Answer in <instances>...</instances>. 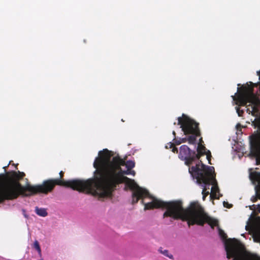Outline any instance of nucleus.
<instances>
[{
	"label": "nucleus",
	"mask_w": 260,
	"mask_h": 260,
	"mask_svg": "<svg viewBox=\"0 0 260 260\" xmlns=\"http://www.w3.org/2000/svg\"><path fill=\"white\" fill-rule=\"evenodd\" d=\"M257 74L259 76V78L260 79V70L257 72Z\"/></svg>",
	"instance_id": "nucleus-28"
},
{
	"label": "nucleus",
	"mask_w": 260,
	"mask_h": 260,
	"mask_svg": "<svg viewBox=\"0 0 260 260\" xmlns=\"http://www.w3.org/2000/svg\"><path fill=\"white\" fill-rule=\"evenodd\" d=\"M230 244L225 243V249L226 257L230 259L234 257L233 260H254L253 255H250L245 250L244 245L238 240H230Z\"/></svg>",
	"instance_id": "nucleus-4"
},
{
	"label": "nucleus",
	"mask_w": 260,
	"mask_h": 260,
	"mask_svg": "<svg viewBox=\"0 0 260 260\" xmlns=\"http://www.w3.org/2000/svg\"><path fill=\"white\" fill-rule=\"evenodd\" d=\"M159 251H160V253H161L162 254H163L164 255L169 257L171 259H173V256L172 254H169V251L168 250H162V248H160L159 249Z\"/></svg>",
	"instance_id": "nucleus-14"
},
{
	"label": "nucleus",
	"mask_w": 260,
	"mask_h": 260,
	"mask_svg": "<svg viewBox=\"0 0 260 260\" xmlns=\"http://www.w3.org/2000/svg\"><path fill=\"white\" fill-rule=\"evenodd\" d=\"M181 143L187 142V138H180Z\"/></svg>",
	"instance_id": "nucleus-23"
},
{
	"label": "nucleus",
	"mask_w": 260,
	"mask_h": 260,
	"mask_svg": "<svg viewBox=\"0 0 260 260\" xmlns=\"http://www.w3.org/2000/svg\"><path fill=\"white\" fill-rule=\"evenodd\" d=\"M257 211L260 213V204L257 205Z\"/></svg>",
	"instance_id": "nucleus-27"
},
{
	"label": "nucleus",
	"mask_w": 260,
	"mask_h": 260,
	"mask_svg": "<svg viewBox=\"0 0 260 260\" xmlns=\"http://www.w3.org/2000/svg\"><path fill=\"white\" fill-rule=\"evenodd\" d=\"M174 145V143L172 142H169L167 144V145L166 146V148L167 149L168 148H172Z\"/></svg>",
	"instance_id": "nucleus-19"
},
{
	"label": "nucleus",
	"mask_w": 260,
	"mask_h": 260,
	"mask_svg": "<svg viewBox=\"0 0 260 260\" xmlns=\"http://www.w3.org/2000/svg\"><path fill=\"white\" fill-rule=\"evenodd\" d=\"M212 169H214L213 167L206 166L200 160L195 166L189 168V172L197 179L199 183L204 184L207 190L213 183L211 177Z\"/></svg>",
	"instance_id": "nucleus-3"
},
{
	"label": "nucleus",
	"mask_w": 260,
	"mask_h": 260,
	"mask_svg": "<svg viewBox=\"0 0 260 260\" xmlns=\"http://www.w3.org/2000/svg\"><path fill=\"white\" fill-rule=\"evenodd\" d=\"M178 124L180 125V127L185 135L195 134L201 135L199 123L184 114H182V117L178 118Z\"/></svg>",
	"instance_id": "nucleus-5"
},
{
	"label": "nucleus",
	"mask_w": 260,
	"mask_h": 260,
	"mask_svg": "<svg viewBox=\"0 0 260 260\" xmlns=\"http://www.w3.org/2000/svg\"><path fill=\"white\" fill-rule=\"evenodd\" d=\"M179 158L185 161V164L190 166L197 159L196 152L191 150L187 145H183L180 147Z\"/></svg>",
	"instance_id": "nucleus-6"
},
{
	"label": "nucleus",
	"mask_w": 260,
	"mask_h": 260,
	"mask_svg": "<svg viewBox=\"0 0 260 260\" xmlns=\"http://www.w3.org/2000/svg\"><path fill=\"white\" fill-rule=\"evenodd\" d=\"M249 177L253 183H260V172H251L249 174Z\"/></svg>",
	"instance_id": "nucleus-8"
},
{
	"label": "nucleus",
	"mask_w": 260,
	"mask_h": 260,
	"mask_svg": "<svg viewBox=\"0 0 260 260\" xmlns=\"http://www.w3.org/2000/svg\"><path fill=\"white\" fill-rule=\"evenodd\" d=\"M64 172H59V178L48 179L42 184L31 185L29 183L22 185L19 181L25 174L20 171L8 172L0 175V203L6 200L17 199L20 195L29 197L37 193L47 194L51 192L56 185L69 187L79 192L94 196L93 177L86 180L73 179L63 180Z\"/></svg>",
	"instance_id": "nucleus-2"
},
{
	"label": "nucleus",
	"mask_w": 260,
	"mask_h": 260,
	"mask_svg": "<svg viewBox=\"0 0 260 260\" xmlns=\"http://www.w3.org/2000/svg\"><path fill=\"white\" fill-rule=\"evenodd\" d=\"M256 193L258 197L260 199V187L258 189V186H255Z\"/></svg>",
	"instance_id": "nucleus-20"
},
{
	"label": "nucleus",
	"mask_w": 260,
	"mask_h": 260,
	"mask_svg": "<svg viewBox=\"0 0 260 260\" xmlns=\"http://www.w3.org/2000/svg\"><path fill=\"white\" fill-rule=\"evenodd\" d=\"M236 110L239 116H242L244 113L243 111L242 110H240L238 107H236Z\"/></svg>",
	"instance_id": "nucleus-18"
},
{
	"label": "nucleus",
	"mask_w": 260,
	"mask_h": 260,
	"mask_svg": "<svg viewBox=\"0 0 260 260\" xmlns=\"http://www.w3.org/2000/svg\"><path fill=\"white\" fill-rule=\"evenodd\" d=\"M218 233H219V235L220 237V238L223 240L224 241V244L226 242H228V244H230L231 241H230V240H232V239H227L228 237H227L226 234L224 233V232L222 230H221L219 228H218Z\"/></svg>",
	"instance_id": "nucleus-9"
},
{
	"label": "nucleus",
	"mask_w": 260,
	"mask_h": 260,
	"mask_svg": "<svg viewBox=\"0 0 260 260\" xmlns=\"http://www.w3.org/2000/svg\"><path fill=\"white\" fill-rule=\"evenodd\" d=\"M113 152L104 149L99 151L93 167L94 196L100 198L110 197L119 184L125 183L133 191L132 204L141 200L144 205V210L154 208H166L163 218L170 217L174 219H181L187 221L188 226L197 224L203 226L207 223L212 228L218 225V221L209 216L202 207L197 202H192L189 206L184 209L181 201L164 202L152 197L149 191L139 186L134 181L126 176L131 173L130 170L124 171L121 166H124L125 160L118 155L111 157Z\"/></svg>",
	"instance_id": "nucleus-1"
},
{
	"label": "nucleus",
	"mask_w": 260,
	"mask_h": 260,
	"mask_svg": "<svg viewBox=\"0 0 260 260\" xmlns=\"http://www.w3.org/2000/svg\"><path fill=\"white\" fill-rule=\"evenodd\" d=\"M200 143L201 144V142H202V141H202V138H201V139H200Z\"/></svg>",
	"instance_id": "nucleus-29"
},
{
	"label": "nucleus",
	"mask_w": 260,
	"mask_h": 260,
	"mask_svg": "<svg viewBox=\"0 0 260 260\" xmlns=\"http://www.w3.org/2000/svg\"><path fill=\"white\" fill-rule=\"evenodd\" d=\"M223 206L225 207H227L228 208H230L232 207L231 206H229V203L228 202H223Z\"/></svg>",
	"instance_id": "nucleus-24"
},
{
	"label": "nucleus",
	"mask_w": 260,
	"mask_h": 260,
	"mask_svg": "<svg viewBox=\"0 0 260 260\" xmlns=\"http://www.w3.org/2000/svg\"><path fill=\"white\" fill-rule=\"evenodd\" d=\"M256 199H255L254 200H252V202H255V201H256Z\"/></svg>",
	"instance_id": "nucleus-30"
},
{
	"label": "nucleus",
	"mask_w": 260,
	"mask_h": 260,
	"mask_svg": "<svg viewBox=\"0 0 260 260\" xmlns=\"http://www.w3.org/2000/svg\"><path fill=\"white\" fill-rule=\"evenodd\" d=\"M219 189L218 188L217 185L216 184V185H214L211 188V193L210 194V197L211 198H214L215 199H217L216 193L219 192ZM217 199H218L219 198H217Z\"/></svg>",
	"instance_id": "nucleus-12"
},
{
	"label": "nucleus",
	"mask_w": 260,
	"mask_h": 260,
	"mask_svg": "<svg viewBox=\"0 0 260 260\" xmlns=\"http://www.w3.org/2000/svg\"><path fill=\"white\" fill-rule=\"evenodd\" d=\"M191 136H189L187 138V142L190 144H196L197 143V138L198 137L200 136V135H196L195 134H191Z\"/></svg>",
	"instance_id": "nucleus-11"
},
{
	"label": "nucleus",
	"mask_w": 260,
	"mask_h": 260,
	"mask_svg": "<svg viewBox=\"0 0 260 260\" xmlns=\"http://www.w3.org/2000/svg\"><path fill=\"white\" fill-rule=\"evenodd\" d=\"M34 248H35L39 253H41V250L38 241H35L34 243Z\"/></svg>",
	"instance_id": "nucleus-16"
},
{
	"label": "nucleus",
	"mask_w": 260,
	"mask_h": 260,
	"mask_svg": "<svg viewBox=\"0 0 260 260\" xmlns=\"http://www.w3.org/2000/svg\"><path fill=\"white\" fill-rule=\"evenodd\" d=\"M174 138V140H175V138H176V132L175 131H173V133H172Z\"/></svg>",
	"instance_id": "nucleus-26"
},
{
	"label": "nucleus",
	"mask_w": 260,
	"mask_h": 260,
	"mask_svg": "<svg viewBox=\"0 0 260 260\" xmlns=\"http://www.w3.org/2000/svg\"><path fill=\"white\" fill-rule=\"evenodd\" d=\"M129 172L131 173H130V174L133 175V176L135 175L136 173H135V171H134V170L132 171L131 170H130Z\"/></svg>",
	"instance_id": "nucleus-25"
},
{
	"label": "nucleus",
	"mask_w": 260,
	"mask_h": 260,
	"mask_svg": "<svg viewBox=\"0 0 260 260\" xmlns=\"http://www.w3.org/2000/svg\"><path fill=\"white\" fill-rule=\"evenodd\" d=\"M172 151L174 153H178V149L177 147H176L174 145V146L172 148Z\"/></svg>",
	"instance_id": "nucleus-22"
},
{
	"label": "nucleus",
	"mask_w": 260,
	"mask_h": 260,
	"mask_svg": "<svg viewBox=\"0 0 260 260\" xmlns=\"http://www.w3.org/2000/svg\"><path fill=\"white\" fill-rule=\"evenodd\" d=\"M205 154L207 156V159L208 161V163L210 165H211V157H212V155H211V152L209 151V150H207V152L205 153Z\"/></svg>",
	"instance_id": "nucleus-17"
},
{
	"label": "nucleus",
	"mask_w": 260,
	"mask_h": 260,
	"mask_svg": "<svg viewBox=\"0 0 260 260\" xmlns=\"http://www.w3.org/2000/svg\"><path fill=\"white\" fill-rule=\"evenodd\" d=\"M202 193L203 194V200L204 201H205V199H206V197L210 194L209 191H207L206 186H204V188L203 189Z\"/></svg>",
	"instance_id": "nucleus-15"
},
{
	"label": "nucleus",
	"mask_w": 260,
	"mask_h": 260,
	"mask_svg": "<svg viewBox=\"0 0 260 260\" xmlns=\"http://www.w3.org/2000/svg\"><path fill=\"white\" fill-rule=\"evenodd\" d=\"M173 141H174V144H175L176 145H180V144H181V141H180V139H179V140H177L176 139V138H175V140H174L173 139Z\"/></svg>",
	"instance_id": "nucleus-21"
},
{
	"label": "nucleus",
	"mask_w": 260,
	"mask_h": 260,
	"mask_svg": "<svg viewBox=\"0 0 260 260\" xmlns=\"http://www.w3.org/2000/svg\"><path fill=\"white\" fill-rule=\"evenodd\" d=\"M197 151V153H196L197 159H199L202 156L205 154V153L207 151V150L204 145L199 143L198 144Z\"/></svg>",
	"instance_id": "nucleus-7"
},
{
	"label": "nucleus",
	"mask_w": 260,
	"mask_h": 260,
	"mask_svg": "<svg viewBox=\"0 0 260 260\" xmlns=\"http://www.w3.org/2000/svg\"><path fill=\"white\" fill-rule=\"evenodd\" d=\"M35 211L37 214L42 217H45L48 214L46 210L44 208H39V207H36Z\"/></svg>",
	"instance_id": "nucleus-10"
},
{
	"label": "nucleus",
	"mask_w": 260,
	"mask_h": 260,
	"mask_svg": "<svg viewBox=\"0 0 260 260\" xmlns=\"http://www.w3.org/2000/svg\"><path fill=\"white\" fill-rule=\"evenodd\" d=\"M124 166L128 170H131L135 167V163L132 160H128L126 162L125 161Z\"/></svg>",
	"instance_id": "nucleus-13"
}]
</instances>
